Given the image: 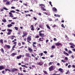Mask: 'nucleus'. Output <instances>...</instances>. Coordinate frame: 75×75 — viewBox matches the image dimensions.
<instances>
[{
	"label": "nucleus",
	"instance_id": "obj_1",
	"mask_svg": "<svg viewBox=\"0 0 75 75\" xmlns=\"http://www.w3.org/2000/svg\"><path fill=\"white\" fill-rule=\"evenodd\" d=\"M42 32H44V31L41 30L39 31V35H40V36L41 37H44V34L42 33Z\"/></svg>",
	"mask_w": 75,
	"mask_h": 75
},
{
	"label": "nucleus",
	"instance_id": "obj_2",
	"mask_svg": "<svg viewBox=\"0 0 75 75\" xmlns=\"http://www.w3.org/2000/svg\"><path fill=\"white\" fill-rule=\"evenodd\" d=\"M18 71V69H16V68H13L11 70V71L12 72H14L15 71Z\"/></svg>",
	"mask_w": 75,
	"mask_h": 75
},
{
	"label": "nucleus",
	"instance_id": "obj_3",
	"mask_svg": "<svg viewBox=\"0 0 75 75\" xmlns=\"http://www.w3.org/2000/svg\"><path fill=\"white\" fill-rule=\"evenodd\" d=\"M54 68V67L53 66H51L49 68V69L50 71H51L53 70V69Z\"/></svg>",
	"mask_w": 75,
	"mask_h": 75
},
{
	"label": "nucleus",
	"instance_id": "obj_4",
	"mask_svg": "<svg viewBox=\"0 0 75 75\" xmlns=\"http://www.w3.org/2000/svg\"><path fill=\"white\" fill-rule=\"evenodd\" d=\"M25 56L26 57L31 58V56H30V53H26L25 54Z\"/></svg>",
	"mask_w": 75,
	"mask_h": 75
},
{
	"label": "nucleus",
	"instance_id": "obj_5",
	"mask_svg": "<svg viewBox=\"0 0 75 75\" xmlns=\"http://www.w3.org/2000/svg\"><path fill=\"white\" fill-rule=\"evenodd\" d=\"M44 63L43 62H40L39 63H38V65H40V66H41Z\"/></svg>",
	"mask_w": 75,
	"mask_h": 75
},
{
	"label": "nucleus",
	"instance_id": "obj_6",
	"mask_svg": "<svg viewBox=\"0 0 75 75\" xmlns=\"http://www.w3.org/2000/svg\"><path fill=\"white\" fill-rule=\"evenodd\" d=\"M57 46H59V45H62V44L60 43L57 42L55 44Z\"/></svg>",
	"mask_w": 75,
	"mask_h": 75
},
{
	"label": "nucleus",
	"instance_id": "obj_7",
	"mask_svg": "<svg viewBox=\"0 0 75 75\" xmlns=\"http://www.w3.org/2000/svg\"><path fill=\"white\" fill-rule=\"evenodd\" d=\"M4 69V66L3 65H1L0 66V70H2Z\"/></svg>",
	"mask_w": 75,
	"mask_h": 75
},
{
	"label": "nucleus",
	"instance_id": "obj_8",
	"mask_svg": "<svg viewBox=\"0 0 75 75\" xmlns=\"http://www.w3.org/2000/svg\"><path fill=\"white\" fill-rule=\"evenodd\" d=\"M28 51H30V52H33V50H32L31 48H30V47H29L28 48Z\"/></svg>",
	"mask_w": 75,
	"mask_h": 75
},
{
	"label": "nucleus",
	"instance_id": "obj_9",
	"mask_svg": "<svg viewBox=\"0 0 75 75\" xmlns=\"http://www.w3.org/2000/svg\"><path fill=\"white\" fill-rule=\"evenodd\" d=\"M58 71H60V72H63V69L61 68H59V69Z\"/></svg>",
	"mask_w": 75,
	"mask_h": 75
},
{
	"label": "nucleus",
	"instance_id": "obj_10",
	"mask_svg": "<svg viewBox=\"0 0 75 75\" xmlns=\"http://www.w3.org/2000/svg\"><path fill=\"white\" fill-rule=\"evenodd\" d=\"M27 40H28V41H31V37H30V36H28L27 38Z\"/></svg>",
	"mask_w": 75,
	"mask_h": 75
},
{
	"label": "nucleus",
	"instance_id": "obj_11",
	"mask_svg": "<svg viewBox=\"0 0 75 75\" xmlns=\"http://www.w3.org/2000/svg\"><path fill=\"white\" fill-rule=\"evenodd\" d=\"M17 55V54H16L14 53H12L11 54V56H12V57H14V56H15V55Z\"/></svg>",
	"mask_w": 75,
	"mask_h": 75
},
{
	"label": "nucleus",
	"instance_id": "obj_12",
	"mask_svg": "<svg viewBox=\"0 0 75 75\" xmlns=\"http://www.w3.org/2000/svg\"><path fill=\"white\" fill-rule=\"evenodd\" d=\"M6 5H10L11 4L10 3V2H8V1H7L6 3Z\"/></svg>",
	"mask_w": 75,
	"mask_h": 75
},
{
	"label": "nucleus",
	"instance_id": "obj_13",
	"mask_svg": "<svg viewBox=\"0 0 75 75\" xmlns=\"http://www.w3.org/2000/svg\"><path fill=\"white\" fill-rule=\"evenodd\" d=\"M53 11H57V9L55 7H54L53 8Z\"/></svg>",
	"mask_w": 75,
	"mask_h": 75
},
{
	"label": "nucleus",
	"instance_id": "obj_14",
	"mask_svg": "<svg viewBox=\"0 0 75 75\" xmlns=\"http://www.w3.org/2000/svg\"><path fill=\"white\" fill-rule=\"evenodd\" d=\"M7 26L8 28H10V27H12V25H11V24H8L7 25Z\"/></svg>",
	"mask_w": 75,
	"mask_h": 75
},
{
	"label": "nucleus",
	"instance_id": "obj_15",
	"mask_svg": "<svg viewBox=\"0 0 75 75\" xmlns=\"http://www.w3.org/2000/svg\"><path fill=\"white\" fill-rule=\"evenodd\" d=\"M16 36H12V37L11 38V40H13L14 39V38H15Z\"/></svg>",
	"mask_w": 75,
	"mask_h": 75
},
{
	"label": "nucleus",
	"instance_id": "obj_16",
	"mask_svg": "<svg viewBox=\"0 0 75 75\" xmlns=\"http://www.w3.org/2000/svg\"><path fill=\"white\" fill-rule=\"evenodd\" d=\"M21 55H20L19 56H17V59H20V58H21Z\"/></svg>",
	"mask_w": 75,
	"mask_h": 75
},
{
	"label": "nucleus",
	"instance_id": "obj_17",
	"mask_svg": "<svg viewBox=\"0 0 75 75\" xmlns=\"http://www.w3.org/2000/svg\"><path fill=\"white\" fill-rule=\"evenodd\" d=\"M69 44L70 45H72L73 46V47H75V45H74V44L72 43H69Z\"/></svg>",
	"mask_w": 75,
	"mask_h": 75
},
{
	"label": "nucleus",
	"instance_id": "obj_18",
	"mask_svg": "<svg viewBox=\"0 0 75 75\" xmlns=\"http://www.w3.org/2000/svg\"><path fill=\"white\" fill-rule=\"evenodd\" d=\"M46 26H47V28H48V29H49V30H50V29H51V28H50V26L47 25Z\"/></svg>",
	"mask_w": 75,
	"mask_h": 75
},
{
	"label": "nucleus",
	"instance_id": "obj_19",
	"mask_svg": "<svg viewBox=\"0 0 75 75\" xmlns=\"http://www.w3.org/2000/svg\"><path fill=\"white\" fill-rule=\"evenodd\" d=\"M6 47H7L8 48H10V46L9 45H6Z\"/></svg>",
	"mask_w": 75,
	"mask_h": 75
},
{
	"label": "nucleus",
	"instance_id": "obj_20",
	"mask_svg": "<svg viewBox=\"0 0 75 75\" xmlns=\"http://www.w3.org/2000/svg\"><path fill=\"white\" fill-rule=\"evenodd\" d=\"M40 6H41V7H45V6L43 4H41L40 5Z\"/></svg>",
	"mask_w": 75,
	"mask_h": 75
},
{
	"label": "nucleus",
	"instance_id": "obj_21",
	"mask_svg": "<svg viewBox=\"0 0 75 75\" xmlns=\"http://www.w3.org/2000/svg\"><path fill=\"white\" fill-rule=\"evenodd\" d=\"M7 31H8L9 32H11V31H12V30H11V29H8L7 30Z\"/></svg>",
	"mask_w": 75,
	"mask_h": 75
},
{
	"label": "nucleus",
	"instance_id": "obj_22",
	"mask_svg": "<svg viewBox=\"0 0 75 75\" xmlns=\"http://www.w3.org/2000/svg\"><path fill=\"white\" fill-rule=\"evenodd\" d=\"M33 47H34L35 48V49H36V48H36L37 47V46H35V45L33 44Z\"/></svg>",
	"mask_w": 75,
	"mask_h": 75
},
{
	"label": "nucleus",
	"instance_id": "obj_23",
	"mask_svg": "<svg viewBox=\"0 0 75 75\" xmlns=\"http://www.w3.org/2000/svg\"><path fill=\"white\" fill-rule=\"evenodd\" d=\"M41 10H42L44 8H45V7L44 6L41 7H40Z\"/></svg>",
	"mask_w": 75,
	"mask_h": 75
},
{
	"label": "nucleus",
	"instance_id": "obj_24",
	"mask_svg": "<svg viewBox=\"0 0 75 75\" xmlns=\"http://www.w3.org/2000/svg\"><path fill=\"white\" fill-rule=\"evenodd\" d=\"M1 52H2L3 53H4V50H3V49L2 48L1 49Z\"/></svg>",
	"mask_w": 75,
	"mask_h": 75
},
{
	"label": "nucleus",
	"instance_id": "obj_25",
	"mask_svg": "<svg viewBox=\"0 0 75 75\" xmlns=\"http://www.w3.org/2000/svg\"><path fill=\"white\" fill-rule=\"evenodd\" d=\"M3 9H4V10H8V9L7 8L5 7H4L3 8Z\"/></svg>",
	"mask_w": 75,
	"mask_h": 75
},
{
	"label": "nucleus",
	"instance_id": "obj_26",
	"mask_svg": "<svg viewBox=\"0 0 75 75\" xmlns=\"http://www.w3.org/2000/svg\"><path fill=\"white\" fill-rule=\"evenodd\" d=\"M0 42H1L2 44H3V40L2 39H1L0 40Z\"/></svg>",
	"mask_w": 75,
	"mask_h": 75
},
{
	"label": "nucleus",
	"instance_id": "obj_27",
	"mask_svg": "<svg viewBox=\"0 0 75 75\" xmlns=\"http://www.w3.org/2000/svg\"><path fill=\"white\" fill-rule=\"evenodd\" d=\"M43 72H44V73H45V74H48L47 73V71H45L44 70Z\"/></svg>",
	"mask_w": 75,
	"mask_h": 75
},
{
	"label": "nucleus",
	"instance_id": "obj_28",
	"mask_svg": "<svg viewBox=\"0 0 75 75\" xmlns=\"http://www.w3.org/2000/svg\"><path fill=\"white\" fill-rule=\"evenodd\" d=\"M23 35H24L25 36H26L27 35V33H23Z\"/></svg>",
	"mask_w": 75,
	"mask_h": 75
},
{
	"label": "nucleus",
	"instance_id": "obj_29",
	"mask_svg": "<svg viewBox=\"0 0 75 75\" xmlns=\"http://www.w3.org/2000/svg\"><path fill=\"white\" fill-rule=\"evenodd\" d=\"M14 28L16 30H18V27H14Z\"/></svg>",
	"mask_w": 75,
	"mask_h": 75
},
{
	"label": "nucleus",
	"instance_id": "obj_30",
	"mask_svg": "<svg viewBox=\"0 0 75 75\" xmlns=\"http://www.w3.org/2000/svg\"><path fill=\"white\" fill-rule=\"evenodd\" d=\"M10 12L11 13H15V11H14L13 10L11 11Z\"/></svg>",
	"mask_w": 75,
	"mask_h": 75
},
{
	"label": "nucleus",
	"instance_id": "obj_31",
	"mask_svg": "<svg viewBox=\"0 0 75 75\" xmlns=\"http://www.w3.org/2000/svg\"><path fill=\"white\" fill-rule=\"evenodd\" d=\"M68 52L69 54H72V52L71 50H69Z\"/></svg>",
	"mask_w": 75,
	"mask_h": 75
},
{
	"label": "nucleus",
	"instance_id": "obj_32",
	"mask_svg": "<svg viewBox=\"0 0 75 75\" xmlns=\"http://www.w3.org/2000/svg\"><path fill=\"white\" fill-rule=\"evenodd\" d=\"M51 3H52L50 1H49L50 4V5H51V7H52V4H51Z\"/></svg>",
	"mask_w": 75,
	"mask_h": 75
},
{
	"label": "nucleus",
	"instance_id": "obj_33",
	"mask_svg": "<svg viewBox=\"0 0 75 75\" xmlns=\"http://www.w3.org/2000/svg\"><path fill=\"white\" fill-rule=\"evenodd\" d=\"M2 21H3V22H4V23H5V22H6V19L2 20Z\"/></svg>",
	"mask_w": 75,
	"mask_h": 75
},
{
	"label": "nucleus",
	"instance_id": "obj_34",
	"mask_svg": "<svg viewBox=\"0 0 75 75\" xmlns=\"http://www.w3.org/2000/svg\"><path fill=\"white\" fill-rule=\"evenodd\" d=\"M16 39H15L13 40L12 41V42H14L15 41H16Z\"/></svg>",
	"mask_w": 75,
	"mask_h": 75
},
{
	"label": "nucleus",
	"instance_id": "obj_35",
	"mask_svg": "<svg viewBox=\"0 0 75 75\" xmlns=\"http://www.w3.org/2000/svg\"><path fill=\"white\" fill-rule=\"evenodd\" d=\"M16 45H15L12 47V49H14L15 48V46H16Z\"/></svg>",
	"mask_w": 75,
	"mask_h": 75
},
{
	"label": "nucleus",
	"instance_id": "obj_36",
	"mask_svg": "<svg viewBox=\"0 0 75 75\" xmlns=\"http://www.w3.org/2000/svg\"><path fill=\"white\" fill-rule=\"evenodd\" d=\"M7 1V0H3V2L4 3H5V2H6Z\"/></svg>",
	"mask_w": 75,
	"mask_h": 75
},
{
	"label": "nucleus",
	"instance_id": "obj_37",
	"mask_svg": "<svg viewBox=\"0 0 75 75\" xmlns=\"http://www.w3.org/2000/svg\"><path fill=\"white\" fill-rule=\"evenodd\" d=\"M11 8H12V9H15V7L14 6H12L11 7Z\"/></svg>",
	"mask_w": 75,
	"mask_h": 75
},
{
	"label": "nucleus",
	"instance_id": "obj_38",
	"mask_svg": "<svg viewBox=\"0 0 75 75\" xmlns=\"http://www.w3.org/2000/svg\"><path fill=\"white\" fill-rule=\"evenodd\" d=\"M43 52L44 53V54H47V52L46 51H44Z\"/></svg>",
	"mask_w": 75,
	"mask_h": 75
},
{
	"label": "nucleus",
	"instance_id": "obj_39",
	"mask_svg": "<svg viewBox=\"0 0 75 75\" xmlns=\"http://www.w3.org/2000/svg\"><path fill=\"white\" fill-rule=\"evenodd\" d=\"M65 59L66 61H68V58L67 57H65Z\"/></svg>",
	"mask_w": 75,
	"mask_h": 75
},
{
	"label": "nucleus",
	"instance_id": "obj_40",
	"mask_svg": "<svg viewBox=\"0 0 75 75\" xmlns=\"http://www.w3.org/2000/svg\"><path fill=\"white\" fill-rule=\"evenodd\" d=\"M11 34V32H8V33H7V34L8 35H10V34Z\"/></svg>",
	"mask_w": 75,
	"mask_h": 75
},
{
	"label": "nucleus",
	"instance_id": "obj_41",
	"mask_svg": "<svg viewBox=\"0 0 75 75\" xmlns=\"http://www.w3.org/2000/svg\"><path fill=\"white\" fill-rule=\"evenodd\" d=\"M11 24H13V25H14L15 24V23L14 22H11Z\"/></svg>",
	"mask_w": 75,
	"mask_h": 75
},
{
	"label": "nucleus",
	"instance_id": "obj_42",
	"mask_svg": "<svg viewBox=\"0 0 75 75\" xmlns=\"http://www.w3.org/2000/svg\"><path fill=\"white\" fill-rule=\"evenodd\" d=\"M69 74V70H68L67 71L66 73V74Z\"/></svg>",
	"mask_w": 75,
	"mask_h": 75
},
{
	"label": "nucleus",
	"instance_id": "obj_43",
	"mask_svg": "<svg viewBox=\"0 0 75 75\" xmlns=\"http://www.w3.org/2000/svg\"><path fill=\"white\" fill-rule=\"evenodd\" d=\"M31 30H32V31H34V28H31Z\"/></svg>",
	"mask_w": 75,
	"mask_h": 75
},
{
	"label": "nucleus",
	"instance_id": "obj_44",
	"mask_svg": "<svg viewBox=\"0 0 75 75\" xmlns=\"http://www.w3.org/2000/svg\"><path fill=\"white\" fill-rule=\"evenodd\" d=\"M71 65H69L68 66V68H71Z\"/></svg>",
	"mask_w": 75,
	"mask_h": 75
},
{
	"label": "nucleus",
	"instance_id": "obj_45",
	"mask_svg": "<svg viewBox=\"0 0 75 75\" xmlns=\"http://www.w3.org/2000/svg\"><path fill=\"white\" fill-rule=\"evenodd\" d=\"M52 49H53V48H55V46H52Z\"/></svg>",
	"mask_w": 75,
	"mask_h": 75
},
{
	"label": "nucleus",
	"instance_id": "obj_46",
	"mask_svg": "<svg viewBox=\"0 0 75 75\" xmlns=\"http://www.w3.org/2000/svg\"><path fill=\"white\" fill-rule=\"evenodd\" d=\"M39 35L37 36H36L35 37V38H39Z\"/></svg>",
	"mask_w": 75,
	"mask_h": 75
},
{
	"label": "nucleus",
	"instance_id": "obj_47",
	"mask_svg": "<svg viewBox=\"0 0 75 75\" xmlns=\"http://www.w3.org/2000/svg\"><path fill=\"white\" fill-rule=\"evenodd\" d=\"M70 47L71 48H74V47L72 46H71Z\"/></svg>",
	"mask_w": 75,
	"mask_h": 75
},
{
	"label": "nucleus",
	"instance_id": "obj_48",
	"mask_svg": "<svg viewBox=\"0 0 75 75\" xmlns=\"http://www.w3.org/2000/svg\"><path fill=\"white\" fill-rule=\"evenodd\" d=\"M9 14L10 15H12V13H11V12H10L9 13Z\"/></svg>",
	"mask_w": 75,
	"mask_h": 75
},
{
	"label": "nucleus",
	"instance_id": "obj_49",
	"mask_svg": "<svg viewBox=\"0 0 75 75\" xmlns=\"http://www.w3.org/2000/svg\"><path fill=\"white\" fill-rule=\"evenodd\" d=\"M71 57H72V58L73 59H74V55H72L71 56Z\"/></svg>",
	"mask_w": 75,
	"mask_h": 75
},
{
	"label": "nucleus",
	"instance_id": "obj_50",
	"mask_svg": "<svg viewBox=\"0 0 75 75\" xmlns=\"http://www.w3.org/2000/svg\"><path fill=\"white\" fill-rule=\"evenodd\" d=\"M18 45H19V46H21V44L20 43H18Z\"/></svg>",
	"mask_w": 75,
	"mask_h": 75
},
{
	"label": "nucleus",
	"instance_id": "obj_51",
	"mask_svg": "<svg viewBox=\"0 0 75 75\" xmlns=\"http://www.w3.org/2000/svg\"><path fill=\"white\" fill-rule=\"evenodd\" d=\"M33 18H34V20H37V18H35V17H34Z\"/></svg>",
	"mask_w": 75,
	"mask_h": 75
},
{
	"label": "nucleus",
	"instance_id": "obj_52",
	"mask_svg": "<svg viewBox=\"0 0 75 75\" xmlns=\"http://www.w3.org/2000/svg\"><path fill=\"white\" fill-rule=\"evenodd\" d=\"M72 67H73V68H75V65H72Z\"/></svg>",
	"mask_w": 75,
	"mask_h": 75
},
{
	"label": "nucleus",
	"instance_id": "obj_53",
	"mask_svg": "<svg viewBox=\"0 0 75 75\" xmlns=\"http://www.w3.org/2000/svg\"><path fill=\"white\" fill-rule=\"evenodd\" d=\"M43 55V53H40V55L41 56H42V55Z\"/></svg>",
	"mask_w": 75,
	"mask_h": 75
},
{
	"label": "nucleus",
	"instance_id": "obj_54",
	"mask_svg": "<svg viewBox=\"0 0 75 75\" xmlns=\"http://www.w3.org/2000/svg\"><path fill=\"white\" fill-rule=\"evenodd\" d=\"M57 65H58V66H59V65H60V64H59V63H57Z\"/></svg>",
	"mask_w": 75,
	"mask_h": 75
},
{
	"label": "nucleus",
	"instance_id": "obj_55",
	"mask_svg": "<svg viewBox=\"0 0 75 75\" xmlns=\"http://www.w3.org/2000/svg\"><path fill=\"white\" fill-rule=\"evenodd\" d=\"M57 17H60V15H57Z\"/></svg>",
	"mask_w": 75,
	"mask_h": 75
},
{
	"label": "nucleus",
	"instance_id": "obj_56",
	"mask_svg": "<svg viewBox=\"0 0 75 75\" xmlns=\"http://www.w3.org/2000/svg\"><path fill=\"white\" fill-rule=\"evenodd\" d=\"M63 52H64V54H66L67 53V52H65V51H64Z\"/></svg>",
	"mask_w": 75,
	"mask_h": 75
},
{
	"label": "nucleus",
	"instance_id": "obj_57",
	"mask_svg": "<svg viewBox=\"0 0 75 75\" xmlns=\"http://www.w3.org/2000/svg\"><path fill=\"white\" fill-rule=\"evenodd\" d=\"M42 10L43 11H46V9L44 8Z\"/></svg>",
	"mask_w": 75,
	"mask_h": 75
},
{
	"label": "nucleus",
	"instance_id": "obj_58",
	"mask_svg": "<svg viewBox=\"0 0 75 75\" xmlns=\"http://www.w3.org/2000/svg\"><path fill=\"white\" fill-rule=\"evenodd\" d=\"M68 64L66 63L65 65L66 67H67V66H68Z\"/></svg>",
	"mask_w": 75,
	"mask_h": 75
},
{
	"label": "nucleus",
	"instance_id": "obj_59",
	"mask_svg": "<svg viewBox=\"0 0 75 75\" xmlns=\"http://www.w3.org/2000/svg\"><path fill=\"white\" fill-rule=\"evenodd\" d=\"M62 62H65L63 60H61Z\"/></svg>",
	"mask_w": 75,
	"mask_h": 75
},
{
	"label": "nucleus",
	"instance_id": "obj_60",
	"mask_svg": "<svg viewBox=\"0 0 75 75\" xmlns=\"http://www.w3.org/2000/svg\"><path fill=\"white\" fill-rule=\"evenodd\" d=\"M16 44H17V42H14V44H15V45H16Z\"/></svg>",
	"mask_w": 75,
	"mask_h": 75
},
{
	"label": "nucleus",
	"instance_id": "obj_61",
	"mask_svg": "<svg viewBox=\"0 0 75 75\" xmlns=\"http://www.w3.org/2000/svg\"><path fill=\"white\" fill-rule=\"evenodd\" d=\"M52 64H51V62H50V63L49 64V65H51Z\"/></svg>",
	"mask_w": 75,
	"mask_h": 75
},
{
	"label": "nucleus",
	"instance_id": "obj_62",
	"mask_svg": "<svg viewBox=\"0 0 75 75\" xmlns=\"http://www.w3.org/2000/svg\"><path fill=\"white\" fill-rule=\"evenodd\" d=\"M22 44L23 45H24V44H25V42H22Z\"/></svg>",
	"mask_w": 75,
	"mask_h": 75
},
{
	"label": "nucleus",
	"instance_id": "obj_63",
	"mask_svg": "<svg viewBox=\"0 0 75 75\" xmlns=\"http://www.w3.org/2000/svg\"><path fill=\"white\" fill-rule=\"evenodd\" d=\"M39 27L40 28H42V26L41 25H39Z\"/></svg>",
	"mask_w": 75,
	"mask_h": 75
},
{
	"label": "nucleus",
	"instance_id": "obj_64",
	"mask_svg": "<svg viewBox=\"0 0 75 75\" xmlns=\"http://www.w3.org/2000/svg\"><path fill=\"white\" fill-rule=\"evenodd\" d=\"M13 19H16V18H17L16 17H14V18H13Z\"/></svg>",
	"mask_w": 75,
	"mask_h": 75
}]
</instances>
